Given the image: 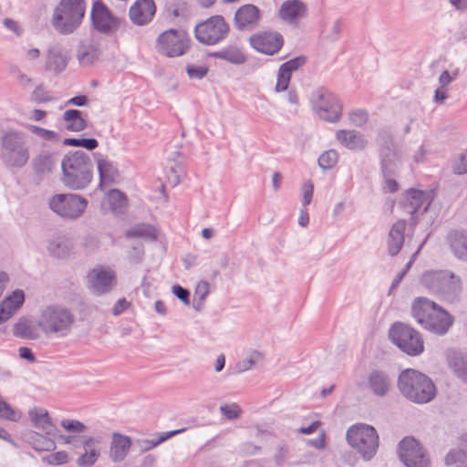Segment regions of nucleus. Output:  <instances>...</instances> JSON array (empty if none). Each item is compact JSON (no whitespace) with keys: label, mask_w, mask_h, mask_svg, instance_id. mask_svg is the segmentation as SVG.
I'll return each mask as SVG.
<instances>
[{"label":"nucleus","mask_w":467,"mask_h":467,"mask_svg":"<svg viewBox=\"0 0 467 467\" xmlns=\"http://www.w3.org/2000/svg\"><path fill=\"white\" fill-rule=\"evenodd\" d=\"M412 316L426 330L443 336L452 326L453 317L441 306L426 297H418L412 305Z\"/></svg>","instance_id":"nucleus-1"},{"label":"nucleus","mask_w":467,"mask_h":467,"mask_svg":"<svg viewBox=\"0 0 467 467\" xmlns=\"http://www.w3.org/2000/svg\"><path fill=\"white\" fill-rule=\"evenodd\" d=\"M62 182L71 190L86 188L93 178V163L82 150H76L64 156L61 161Z\"/></svg>","instance_id":"nucleus-2"},{"label":"nucleus","mask_w":467,"mask_h":467,"mask_svg":"<svg viewBox=\"0 0 467 467\" xmlns=\"http://www.w3.org/2000/svg\"><path fill=\"white\" fill-rule=\"evenodd\" d=\"M398 388L407 400L418 404L428 403L436 396L433 381L427 375L413 368H407L400 373Z\"/></svg>","instance_id":"nucleus-3"},{"label":"nucleus","mask_w":467,"mask_h":467,"mask_svg":"<svg viewBox=\"0 0 467 467\" xmlns=\"http://www.w3.org/2000/svg\"><path fill=\"white\" fill-rule=\"evenodd\" d=\"M75 324L73 312L61 305L45 306L38 317L37 327L48 337H67Z\"/></svg>","instance_id":"nucleus-4"},{"label":"nucleus","mask_w":467,"mask_h":467,"mask_svg":"<svg viewBox=\"0 0 467 467\" xmlns=\"http://www.w3.org/2000/svg\"><path fill=\"white\" fill-rule=\"evenodd\" d=\"M30 159L27 138L24 132L9 130L1 137L0 160L7 169H22Z\"/></svg>","instance_id":"nucleus-5"},{"label":"nucleus","mask_w":467,"mask_h":467,"mask_svg":"<svg viewBox=\"0 0 467 467\" xmlns=\"http://www.w3.org/2000/svg\"><path fill=\"white\" fill-rule=\"evenodd\" d=\"M420 284L431 294L450 301L457 300L462 290L461 278L448 270L427 271L421 275Z\"/></svg>","instance_id":"nucleus-6"},{"label":"nucleus","mask_w":467,"mask_h":467,"mask_svg":"<svg viewBox=\"0 0 467 467\" xmlns=\"http://www.w3.org/2000/svg\"><path fill=\"white\" fill-rule=\"evenodd\" d=\"M84 14V0H61L53 11L51 24L59 34L68 35L79 26Z\"/></svg>","instance_id":"nucleus-7"},{"label":"nucleus","mask_w":467,"mask_h":467,"mask_svg":"<svg viewBox=\"0 0 467 467\" xmlns=\"http://www.w3.org/2000/svg\"><path fill=\"white\" fill-rule=\"evenodd\" d=\"M346 439L348 443L366 462L370 461L375 456L379 444L376 429L364 423H358L349 427L346 433Z\"/></svg>","instance_id":"nucleus-8"},{"label":"nucleus","mask_w":467,"mask_h":467,"mask_svg":"<svg viewBox=\"0 0 467 467\" xmlns=\"http://www.w3.org/2000/svg\"><path fill=\"white\" fill-rule=\"evenodd\" d=\"M87 206V199L75 193H57L48 200L49 209L60 218L67 221L80 218Z\"/></svg>","instance_id":"nucleus-9"},{"label":"nucleus","mask_w":467,"mask_h":467,"mask_svg":"<svg viewBox=\"0 0 467 467\" xmlns=\"http://www.w3.org/2000/svg\"><path fill=\"white\" fill-rule=\"evenodd\" d=\"M389 336L400 350L410 356H417L424 350L420 334L407 325L394 324L389 329Z\"/></svg>","instance_id":"nucleus-10"},{"label":"nucleus","mask_w":467,"mask_h":467,"mask_svg":"<svg viewBox=\"0 0 467 467\" xmlns=\"http://www.w3.org/2000/svg\"><path fill=\"white\" fill-rule=\"evenodd\" d=\"M190 47V39L183 30L169 29L157 38L156 49L160 54L169 57L184 55Z\"/></svg>","instance_id":"nucleus-11"},{"label":"nucleus","mask_w":467,"mask_h":467,"mask_svg":"<svg viewBox=\"0 0 467 467\" xmlns=\"http://www.w3.org/2000/svg\"><path fill=\"white\" fill-rule=\"evenodd\" d=\"M313 108L318 117L327 122H337L342 114L338 99L325 88L317 89L312 95Z\"/></svg>","instance_id":"nucleus-12"},{"label":"nucleus","mask_w":467,"mask_h":467,"mask_svg":"<svg viewBox=\"0 0 467 467\" xmlns=\"http://www.w3.org/2000/svg\"><path fill=\"white\" fill-rule=\"evenodd\" d=\"M399 457L406 467H431L427 450L413 437L400 441Z\"/></svg>","instance_id":"nucleus-13"},{"label":"nucleus","mask_w":467,"mask_h":467,"mask_svg":"<svg viewBox=\"0 0 467 467\" xmlns=\"http://www.w3.org/2000/svg\"><path fill=\"white\" fill-rule=\"evenodd\" d=\"M229 26L222 16H211L195 26L196 39L205 45L212 46L226 37Z\"/></svg>","instance_id":"nucleus-14"},{"label":"nucleus","mask_w":467,"mask_h":467,"mask_svg":"<svg viewBox=\"0 0 467 467\" xmlns=\"http://www.w3.org/2000/svg\"><path fill=\"white\" fill-rule=\"evenodd\" d=\"M376 142L379 148L382 174H394L397 152L392 134L389 130H381L377 136Z\"/></svg>","instance_id":"nucleus-15"},{"label":"nucleus","mask_w":467,"mask_h":467,"mask_svg":"<svg viewBox=\"0 0 467 467\" xmlns=\"http://www.w3.org/2000/svg\"><path fill=\"white\" fill-rule=\"evenodd\" d=\"M249 43L259 53L273 56L284 46V37L276 31H264L252 35Z\"/></svg>","instance_id":"nucleus-16"},{"label":"nucleus","mask_w":467,"mask_h":467,"mask_svg":"<svg viewBox=\"0 0 467 467\" xmlns=\"http://www.w3.org/2000/svg\"><path fill=\"white\" fill-rule=\"evenodd\" d=\"M88 286L94 294L102 295L114 286L115 272L103 265H98L88 274Z\"/></svg>","instance_id":"nucleus-17"},{"label":"nucleus","mask_w":467,"mask_h":467,"mask_svg":"<svg viewBox=\"0 0 467 467\" xmlns=\"http://www.w3.org/2000/svg\"><path fill=\"white\" fill-rule=\"evenodd\" d=\"M91 20L94 27L103 34H110L119 27V19L113 16L109 8L101 2L94 3Z\"/></svg>","instance_id":"nucleus-18"},{"label":"nucleus","mask_w":467,"mask_h":467,"mask_svg":"<svg viewBox=\"0 0 467 467\" xmlns=\"http://www.w3.org/2000/svg\"><path fill=\"white\" fill-rule=\"evenodd\" d=\"M261 20L260 9L252 4L240 6L234 17V25L237 30L251 31L254 29Z\"/></svg>","instance_id":"nucleus-19"},{"label":"nucleus","mask_w":467,"mask_h":467,"mask_svg":"<svg viewBox=\"0 0 467 467\" xmlns=\"http://www.w3.org/2000/svg\"><path fill=\"white\" fill-rule=\"evenodd\" d=\"M429 196L422 191L410 189L405 197L403 206L405 212L411 214L410 224L415 225L417 220L415 214L418 213H424L428 211L431 202Z\"/></svg>","instance_id":"nucleus-20"},{"label":"nucleus","mask_w":467,"mask_h":467,"mask_svg":"<svg viewBox=\"0 0 467 467\" xmlns=\"http://www.w3.org/2000/svg\"><path fill=\"white\" fill-rule=\"evenodd\" d=\"M69 60V50L60 44H55L47 50L46 69L55 74H59L66 69Z\"/></svg>","instance_id":"nucleus-21"},{"label":"nucleus","mask_w":467,"mask_h":467,"mask_svg":"<svg viewBox=\"0 0 467 467\" xmlns=\"http://www.w3.org/2000/svg\"><path fill=\"white\" fill-rule=\"evenodd\" d=\"M80 441L85 451L77 459V465L78 467H91L95 464L100 455V438L82 436L80 438Z\"/></svg>","instance_id":"nucleus-22"},{"label":"nucleus","mask_w":467,"mask_h":467,"mask_svg":"<svg viewBox=\"0 0 467 467\" xmlns=\"http://www.w3.org/2000/svg\"><path fill=\"white\" fill-rule=\"evenodd\" d=\"M368 386L377 397H385L392 387L389 374L382 369L374 368L368 375Z\"/></svg>","instance_id":"nucleus-23"},{"label":"nucleus","mask_w":467,"mask_h":467,"mask_svg":"<svg viewBox=\"0 0 467 467\" xmlns=\"http://www.w3.org/2000/svg\"><path fill=\"white\" fill-rule=\"evenodd\" d=\"M306 62L305 56L294 57L284 64L278 69L275 91H285L287 89L292 73L303 67Z\"/></svg>","instance_id":"nucleus-24"},{"label":"nucleus","mask_w":467,"mask_h":467,"mask_svg":"<svg viewBox=\"0 0 467 467\" xmlns=\"http://www.w3.org/2000/svg\"><path fill=\"white\" fill-rule=\"evenodd\" d=\"M155 10L153 0H136L130 6L129 15L134 24L143 26L152 19Z\"/></svg>","instance_id":"nucleus-25"},{"label":"nucleus","mask_w":467,"mask_h":467,"mask_svg":"<svg viewBox=\"0 0 467 467\" xmlns=\"http://www.w3.org/2000/svg\"><path fill=\"white\" fill-rule=\"evenodd\" d=\"M306 5L300 0H286L285 1L278 11L280 19L288 23L294 24L298 19L306 16Z\"/></svg>","instance_id":"nucleus-26"},{"label":"nucleus","mask_w":467,"mask_h":467,"mask_svg":"<svg viewBox=\"0 0 467 467\" xmlns=\"http://www.w3.org/2000/svg\"><path fill=\"white\" fill-rule=\"evenodd\" d=\"M57 157L50 150H40L32 160V168L38 176L50 174L57 168Z\"/></svg>","instance_id":"nucleus-27"},{"label":"nucleus","mask_w":467,"mask_h":467,"mask_svg":"<svg viewBox=\"0 0 467 467\" xmlns=\"http://www.w3.org/2000/svg\"><path fill=\"white\" fill-rule=\"evenodd\" d=\"M336 137L344 147L351 150H365L368 144L364 136L355 130H339Z\"/></svg>","instance_id":"nucleus-28"},{"label":"nucleus","mask_w":467,"mask_h":467,"mask_svg":"<svg viewBox=\"0 0 467 467\" xmlns=\"http://www.w3.org/2000/svg\"><path fill=\"white\" fill-rule=\"evenodd\" d=\"M34 426L40 429L47 436L55 437L57 427L52 423L48 411L43 408H34L28 411Z\"/></svg>","instance_id":"nucleus-29"},{"label":"nucleus","mask_w":467,"mask_h":467,"mask_svg":"<svg viewBox=\"0 0 467 467\" xmlns=\"http://www.w3.org/2000/svg\"><path fill=\"white\" fill-rule=\"evenodd\" d=\"M131 444V439L129 436L114 432L109 447V458L111 461L113 462H122L126 458Z\"/></svg>","instance_id":"nucleus-30"},{"label":"nucleus","mask_w":467,"mask_h":467,"mask_svg":"<svg viewBox=\"0 0 467 467\" xmlns=\"http://www.w3.org/2000/svg\"><path fill=\"white\" fill-rule=\"evenodd\" d=\"M447 241L454 256L467 262V233L452 230L448 234Z\"/></svg>","instance_id":"nucleus-31"},{"label":"nucleus","mask_w":467,"mask_h":467,"mask_svg":"<svg viewBox=\"0 0 467 467\" xmlns=\"http://www.w3.org/2000/svg\"><path fill=\"white\" fill-rule=\"evenodd\" d=\"M405 228L406 222L404 220H400L392 225L389 231L388 250L391 256L397 255L403 246Z\"/></svg>","instance_id":"nucleus-32"},{"label":"nucleus","mask_w":467,"mask_h":467,"mask_svg":"<svg viewBox=\"0 0 467 467\" xmlns=\"http://www.w3.org/2000/svg\"><path fill=\"white\" fill-rule=\"evenodd\" d=\"M448 363L456 376L467 382V354L451 350L448 353Z\"/></svg>","instance_id":"nucleus-33"},{"label":"nucleus","mask_w":467,"mask_h":467,"mask_svg":"<svg viewBox=\"0 0 467 467\" xmlns=\"http://www.w3.org/2000/svg\"><path fill=\"white\" fill-rule=\"evenodd\" d=\"M207 56L223 59L234 65H242L246 61V57L236 46H229L220 51L210 52Z\"/></svg>","instance_id":"nucleus-34"},{"label":"nucleus","mask_w":467,"mask_h":467,"mask_svg":"<svg viewBox=\"0 0 467 467\" xmlns=\"http://www.w3.org/2000/svg\"><path fill=\"white\" fill-rule=\"evenodd\" d=\"M100 50L97 44L81 42L77 51V58L80 65L88 66L99 58Z\"/></svg>","instance_id":"nucleus-35"},{"label":"nucleus","mask_w":467,"mask_h":467,"mask_svg":"<svg viewBox=\"0 0 467 467\" xmlns=\"http://www.w3.org/2000/svg\"><path fill=\"white\" fill-rule=\"evenodd\" d=\"M96 161L99 174L100 185L103 183L113 182L116 176L118 175V171L113 163L99 156L96 157Z\"/></svg>","instance_id":"nucleus-36"},{"label":"nucleus","mask_w":467,"mask_h":467,"mask_svg":"<svg viewBox=\"0 0 467 467\" xmlns=\"http://www.w3.org/2000/svg\"><path fill=\"white\" fill-rule=\"evenodd\" d=\"M72 247V243L68 238L57 237L49 242L47 251L55 257L64 258L69 254Z\"/></svg>","instance_id":"nucleus-37"},{"label":"nucleus","mask_w":467,"mask_h":467,"mask_svg":"<svg viewBox=\"0 0 467 467\" xmlns=\"http://www.w3.org/2000/svg\"><path fill=\"white\" fill-rule=\"evenodd\" d=\"M126 236L128 238H143L147 241L153 242L157 239V231L150 224L138 223L126 232Z\"/></svg>","instance_id":"nucleus-38"},{"label":"nucleus","mask_w":467,"mask_h":467,"mask_svg":"<svg viewBox=\"0 0 467 467\" xmlns=\"http://www.w3.org/2000/svg\"><path fill=\"white\" fill-rule=\"evenodd\" d=\"M63 119L67 122V130L78 132L87 128V121L82 118V112L78 109H67L63 114Z\"/></svg>","instance_id":"nucleus-39"},{"label":"nucleus","mask_w":467,"mask_h":467,"mask_svg":"<svg viewBox=\"0 0 467 467\" xmlns=\"http://www.w3.org/2000/svg\"><path fill=\"white\" fill-rule=\"evenodd\" d=\"M448 467H467V451L462 448L451 449L444 457Z\"/></svg>","instance_id":"nucleus-40"},{"label":"nucleus","mask_w":467,"mask_h":467,"mask_svg":"<svg viewBox=\"0 0 467 467\" xmlns=\"http://www.w3.org/2000/svg\"><path fill=\"white\" fill-rule=\"evenodd\" d=\"M184 431V429H179L175 431H171L170 432H167L165 435L161 436L157 440H148V439H140L137 440L135 441V446L138 447L140 451H147L152 448H155L156 446L160 445L163 441H165L167 439L173 437L176 434H179L181 432Z\"/></svg>","instance_id":"nucleus-41"},{"label":"nucleus","mask_w":467,"mask_h":467,"mask_svg":"<svg viewBox=\"0 0 467 467\" xmlns=\"http://www.w3.org/2000/svg\"><path fill=\"white\" fill-rule=\"evenodd\" d=\"M14 335L25 339H36L38 333L28 320H20L14 326Z\"/></svg>","instance_id":"nucleus-42"},{"label":"nucleus","mask_w":467,"mask_h":467,"mask_svg":"<svg viewBox=\"0 0 467 467\" xmlns=\"http://www.w3.org/2000/svg\"><path fill=\"white\" fill-rule=\"evenodd\" d=\"M263 361V354L257 350H253L247 355L246 358L237 363L236 368L238 372H244L262 365Z\"/></svg>","instance_id":"nucleus-43"},{"label":"nucleus","mask_w":467,"mask_h":467,"mask_svg":"<svg viewBox=\"0 0 467 467\" xmlns=\"http://www.w3.org/2000/svg\"><path fill=\"white\" fill-rule=\"evenodd\" d=\"M209 286L207 281L198 282L192 299V306L196 311H201L203 308L205 298L210 291Z\"/></svg>","instance_id":"nucleus-44"},{"label":"nucleus","mask_w":467,"mask_h":467,"mask_svg":"<svg viewBox=\"0 0 467 467\" xmlns=\"http://www.w3.org/2000/svg\"><path fill=\"white\" fill-rule=\"evenodd\" d=\"M25 301V294L22 290H16L3 300L4 306H7L11 312L15 314L23 305Z\"/></svg>","instance_id":"nucleus-45"},{"label":"nucleus","mask_w":467,"mask_h":467,"mask_svg":"<svg viewBox=\"0 0 467 467\" xmlns=\"http://www.w3.org/2000/svg\"><path fill=\"white\" fill-rule=\"evenodd\" d=\"M63 144L66 146L81 147L88 150H93L99 146V142L96 139H75L67 138L63 140Z\"/></svg>","instance_id":"nucleus-46"},{"label":"nucleus","mask_w":467,"mask_h":467,"mask_svg":"<svg viewBox=\"0 0 467 467\" xmlns=\"http://www.w3.org/2000/svg\"><path fill=\"white\" fill-rule=\"evenodd\" d=\"M451 171L457 175L467 173V149L455 156L451 161Z\"/></svg>","instance_id":"nucleus-47"},{"label":"nucleus","mask_w":467,"mask_h":467,"mask_svg":"<svg viewBox=\"0 0 467 467\" xmlns=\"http://www.w3.org/2000/svg\"><path fill=\"white\" fill-rule=\"evenodd\" d=\"M337 161V153L334 150H329L321 154L318 158V165L322 170L333 168Z\"/></svg>","instance_id":"nucleus-48"},{"label":"nucleus","mask_w":467,"mask_h":467,"mask_svg":"<svg viewBox=\"0 0 467 467\" xmlns=\"http://www.w3.org/2000/svg\"><path fill=\"white\" fill-rule=\"evenodd\" d=\"M28 130L38 137L49 141L57 142L60 140V136L57 132L46 130L38 126L29 125Z\"/></svg>","instance_id":"nucleus-49"},{"label":"nucleus","mask_w":467,"mask_h":467,"mask_svg":"<svg viewBox=\"0 0 467 467\" xmlns=\"http://www.w3.org/2000/svg\"><path fill=\"white\" fill-rule=\"evenodd\" d=\"M209 71V67L206 65L197 66L195 64L188 63L186 65V72L192 79H202Z\"/></svg>","instance_id":"nucleus-50"},{"label":"nucleus","mask_w":467,"mask_h":467,"mask_svg":"<svg viewBox=\"0 0 467 467\" xmlns=\"http://www.w3.org/2000/svg\"><path fill=\"white\" fill-rule=\"evenodd\" d=\"M34 448L36 451H52L56 448V443L50 436L47 438L42 434H36Z\"/></svg>","instance_id":"nucleus-51"},{"label":"nucleus","mask_w":467,"mask_h":467,"mask_svg":"<svg viewBox=\"0 0 467 467\" xmlns=\"http://www.w3.org/2000/svg\"><path fill=\"white\" fill-rule=\"evenodd\" d=\"M348 119L353 125L361 127L367 123L368 113L365 109H358L349 113Z\"/></svg>","instance_id":"nucleus-52"},{"label":"nucleus","mask_w":467,"mask_h":467,"mask_svg":"<svg viewBox=\"0 0 467 467\" xmlns=\"http://www.w3.org/2000/svg\"><path fill=\"white\" fill-rule=\"evenodd\" d=\"M221 413L228 420H235L240 417L242 410L237 403L222 405L220 407Z\"/></svg>","instance_id":"nucleus-53"},{"label":"nucleus","mask_w":467,"mask_h":467,"mask_svg":"<svg viewBox=\"0 0 467 467\" xmlns=\"http://www.w3.org/2000/svg\"><path fill=\"white\" fill-rule=\"evenodd\" d=\"M61 426L69 432L81 433L87 430L86 425L77 420H63L61 421Z\"/></svg>","instance_id":"nucleus-54"},{"label":"nucleus","mask_w":467,"mask_h":467,"mask_svg":"<svg viewBox=\"0 0 467 467\" xmlns=\"http://www.w3.org/2000/svg\"><path fill=\"white\" fill-rule=\"evenodd\" d=\"M0 418L9 420H16L17 414L13 410V408L4 400L2 396L0 395Z\"/></svg>","instance_id":"nucleus-55"},{"label":"nucleus","mask_w":467,"mask_h":467,"mask_svg":"<svg viewBox=\"0 0 467 467\" xmlns=\"http://www.w3.org/2000/svg\"><path fill=\"white\" fill-rule=\"evenodd\" d=\"M31 99L36 103L49 102L53 98L47 92L42 85L37 86L32 92Z\"/></svg>","instance_id":"nucleus-56"},{"label":"nucleus","mask_w":467,"mask_h":467,"mask_svg":"<svg viewBox=\"0 0 467 467\" xmlns=\"http://www.w3.org/2000/svg\"><path fill=\"white\" fill-rule=\"evenodd\" d=\"M173 295L179 298L185 306L190 305V292L186 288L179 285H174L171 287Z\"/></svg>","instance_id":"nucleus-57"},{"label":"nucleus","mask_w":467,"mask_h":467,"mask_svg":"<svg viewBox=\"0 0 467 467\" xmlns=\"http://www.w3.org/2000/svg\"><path fill=\"white\" fill-rule=\"evenodd\" d=\"M68 455L66 451H57L47 456V460L49 464L60 465L67 462Z\"/></svg>","instance_id":"nucleus-58"},{"label":"nucleus","mask_w":467,"mask_h":467,"mask_svg":"<svg viewBox=\"0 0 467 467\" xmlns=\"http://www.w3.org/2000/svg\"><path fill=\"white\" fill-rule=\"evenodd\" d=\"M182 172V168L179 164H175L174 166L171 167L168 180L172 187H175L178 184H180Z\"/></svg>","instance_id":"nucleus-59"},{"label":"nucleus","mask_w":467,"mask_h":467,"mask_svg":"<svg viewBox=\"0 0 467 467\" xmlns=\"http://www.w3.org/2000/svg\"><path fill=\"white\" fill-rule=\"evenodd\" d=\"M109 201L111 205L121 207L125 202V195L119 190L114 189L109 192Z\"/></svg>","instance_id":"nucleus-60"},{"label":"nucleus","mask_w":467,"mask_h":467,"mask_svg":"<svg viewBox=\"0 0 467 467\" xmlns=\"http://www.w3.org/2000/svg\"><path fill=\"white\" fill-rule=\"evenodd\" d=\"M342 31V22L337 19L334 22L330 32L327 35L326 38L331 42L338 39Z\"/></svg>","instance_id":"nucleus-61"},{"label":"nucleus","mask_w":467,"mask_h":467,"mask_svg":"<svg viewBox=\"0 0 467 467\" xmlns=\"http://www.w3.org/2000/svg\"><path fill=\"white\" fill-rule=\"evenodd\" d=\"M289 452L288 446L282 444L277 447L276 453L275 455V462L277 465H281Z\"/></svg>","instance_id":"nucleus-62"},{"label":"nucleus","mask_w":467,"mask_h":467,"mask_svg":"<svg viewBox=\"0 0 467 467\" xmlns=\"http://www.w3.org/2000/svg\"><path fill=\"white\" fill-rule=\"evenodd\" d=\"M393 174H383L385 178V185L383 186V190L385 192H395L398 191V182L391 178Z\"/></svg>","instance_id":"nucleus-63"},{"label":"nucleus","mask_w":467,"mask_h":467,"mask_svg":"<svg viewBox=\"0 0 467 467\" xmlns=\"http://www.w3.org/2000/svg\"><path fill=\"white\" fill-rule=\"evenodd\" d=\"M144 250L142 246H133L132 252L130 254V261L132 264H140L142 261Z\"/></svg>","instance_id":"nucleus-64"}]
</instances>
